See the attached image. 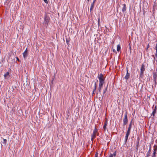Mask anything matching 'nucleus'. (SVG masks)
Instances as JSON below:
<instances>
[{"label": "nucleus", "mask_w": 157, "mask_h": 157, "mask_svg": "<svg viewBox=\"0 0 157 157\" xmlns=\"http://www.w3.org/2000/svg\"><path fill=\"white\" fill-rule=\"evenodd\" d=\"M98 78L99 80V85H103V84L104 83V79L103 75L102 74H101L98 76Z\"/></svg>", "instance_id": "1"}, {"label": "nucleus", "mask_w": 157, "mask_h": 157, "mask_svg": "<svg viewBox=\"0 0 157 157\" xmlns=\"http://www.w3.org/2000/svg\"><path fill=\"white\" fill-rule=\"evenodd\" d=\"M144 67L145 66L143 64H142L141 66L140 77L142 78H143L144 76V71H145Z\"/></svg>", "instance_id": "2"}, {"label": "nucleus", "mask_w": 157, "mask_h": 157, "mask_svg": "<svg viewBox=\"0 0 157 157\" xmlns=\"http://www.w3.org/2000/svg\"><path fill=\"white\" fill-rule=\"evenodd\" d=\"M50 18L49 17L47 16L46 14L44 16V23L48 25L49 21L50 20Z\"/></svg>", "instance_id": "3"}, {"label": "nucleus", "mask_w": 157, "mask_h": 157, "mask_svg": "<svg viewBox=\"0 0 157 157\" xmlns=\"http://www.w3.org/2000/svg\"><path fill=\"white\" fill-rule=\"evenodd\" d=\"M123 125H126L128 123V120L127 116V112H126L125 113L124 118L123 119Z\"/></svg>", "instance_id": "4"}, {"label": "nucleus", "mask_w": 157, "mask_h": 157, "mask_svg": "<svg viewBox=\"0 0 157 157\" xmlns=\"http://www.w3.org/2000/svg\"><path fill=\"white\" fill-rule=\"evenodd\" d=\"M157 151V146L154 145V151L152 154V157H156V154Z\"/></svg>", "instance_id": "5"}, {"label": "nucleus", "mask_w": 157, "mask_h": 157, "mask_svg": "<svg viewBox=\"0 0 157 157\" xmlns=\"http://www.w3.org/2000/svg\"><path fill=\"white\" fill-rule=\"evenodd\" d=\"M130 134V132H126V135H125V138H124V143L125 144H126L128 136H129V135Z\"/></svg>", "instance_id": "6"}, {"label": "nucleus", "mask_w": 157, "mask_h": 157, "mask_svg": "<svg viewBox=\"0 0 157 157\" xmlns=\"http://www.w3.org/2000/svg\"><path fill=\"white\" fill-rule=\"evenodd\" d=\"M23 56L24 58V59L26 58L28 56L27 48H26L25 51L23 53Z\"/></svg>", "instance_id": "7"}, {"label": "nucleus", "mask_w": 157, "mask_h": 157, "mask_svg": "<svg viewBox=\"0 0 157 157\" xmlns=\"http://www.w3.org/2000/svg\"><path fill=\"white\" fill-rule=\"evenodd\" d=\"M130 77V74L128 72V69H127V73L126 75L124 77V78L126 80H128Z\"/></svg>", "instance_id": "8"}, {"label": "nucleus", "mask_w": 157, "mask_h": 157, "mask_svg": "<svg viewBox=\"0 0 157 157\" xmlns=\"http://www.w3.org/2000/svg\"><path fill=\"white\" fill-rule=\"evenodd\" d=\"M132 121H131L130 122V124H129V127L128 128V130H127V132L130 133L131 129L132 127Z\"/></svg>", "instance_id": "9"}, {"label": "nucleus", "mask_w": 157, "mask_h": 157, "mask_svg": "<svg viewBox=\"0 0 157 157\" xmlns=\"http://www.w3.org/2000/svg\"><path fill=\"white\" fill-rule=\"evenodd\" d=\"M151 145H150L149 146V150L147 152V155H146V157H149L150 155L151 154Z\"/></svg>", "instance_id": "10"}, {"label": "nucleus", "mask_w": 157, "mask_h": 157, "mask_svg": "<svg viewBox=\"0 0 157 157\" xmlns=\"http://www.w3.org/2000/svg\"><path fill=\"white\" fill-rule=\"evenodd\" d=\"M153 78L154 80H156L157 78V73L156 72H153Z\"/></svg>", "instance_id": "11"}, {"label": "nucleus", "mask_w": 157, "mask_h": 157, "mask_svg": "<svg viewBox=\"0 0 157 157\" xmlns=\"http://www.w3.org/2000/svg\"><path fill=\"white\" fill-rule=\"evenodd\" d=\"M123 7L122 8V11L123 12H125L126 10V7L125 4H123Z\"/></svg>", "instance_id": "12"}, {"label": "nucleus", "mask_w": 157, "mask_h": 157, "mask_svg": "<svg viewBox=\"0 0 157 157\" xmlns=\"http://www.w3.org/2000/svg\"><path fill=\"white\" fill-rule=\"evenodd\" d=\"M136 151H138V148L139 147V139L136 143Z\"/></svg>", "instance_id": "13"}, {"label": "nucleus", "mask_w": 157, "mask_h": 157, "mask_svg": "<svg viewBox=\"0 0 157 157\" xmlns=\"http://www.w3.org/2000/svg\"><path fill=\"white\" fill-rule=\"evenodd\" d=\"M108 86V84H107L106 87H105V89L103 91V94L102 96H104V94L106 93V91H107V90Z\"/></svg>", "instance_id": "14"}, {"label": "nucleus", "mask_w": 157, "mask_h": 157, "mask_svg": "<svg viewBox=\"0 0 157 157\" xmlns=\"http://www.w3.org/2000/svg\"><path fill=\"white\" fill-rule=\"evenodd\" d=\"M156 113V110L155 109H153V111L152 113V114L151 115V116H153V117L155 115V113Z\"/></svg>", "instance_id": "15"}, {"label": "nucleus", "mask_w": 157, "mask_h": 157, "mask_svg": "<svg viewBox=\"0 0 157 157\" xmlns=\"http://www.w3.org/2000/svg\"><path fill=\"white\" fill-rule=\"evenodd\" d=\"M96 87H97L96 83L95 82L94 83V88L93 90V91H95L96 90Z\"/></svg>", "instance_id": "16"}, {"label": "nucleus", "mask_w": 157, "mask_h": 157, "mask_svg": "<svg viewBox=\"0 0 157 157\" xmlns=\"http://www.w3.org/2000/svg\"><path fill=\"white\" fill-rule=\"evenodd\" d=\"M102 86L99 85L98 90L100 93H101V88Z\"/></svg>", "instance_id": "17"}, {"label": "nucleus", "mask_w": 157, "mask_h": 157, "mask_svg": "<svg viewBox=\"0 0 157 157\" xmlns=\"http://www.w3.org/2000/svg\"><path fill=\"white\" fill-rule=\"evenodd\" d=\"M97 131H98L97 129L96 128V127H95V129H94V132H93V134L96 135V133L97 132Z\"/></svg>", "instance_id": "18"}, {"label": "nucleus", "mask_w": 157, "mask_h": 157, "mask_svg": "<svg viewBox=\"0 0 157 157\" xmlns=\"http://www.w3.org/2000/svg\"><path fill=\"white\" fill-rule=\"evenodd\" d=\"M121 48V47L119 45H117V51L118 52H119L120 51Z\"/></svg>", "instance_id": "19"}, {"label": "nucleus", "mask_w": 157, "mask_h": 157, "mask_svg": "<svg viewBox=\"0 0 157 157\" xmlns=\"http://www.w3.org/2000/svg\"><path fill=\"white\" fill-rule=\"evenodd\" d=\"M96 137V135L92 134L91 135V140L93 141V140Z\"/></svg>", "instance_id": "20"}, {"label": "nucleus", "mask_w": 157, "mask_h": 157, "mask_svg": "<svg viewBox=\"0 0 157 157\" xmlns=\"http://www.w3.org/2000/svg\"><path fill=\"white\" fill-rule=\"evenodd\" d=\"M107 125H105V124H104L103 127V129H104V131H105L106 130H107V128H106Z\"/></svg>", "instance_id": "21"}, {"label": "nucleus", "mask_w": 157, "mask_h": 157, "mask_svg": "<svg viewBox=\"0 0 157 157\" xmlns=\"http://www.w3.org/2000/svg\"><path fill=\"white\" fill-rule=\"evenodd\" d=\"M9 75V72H7L5 73L4 75V76L5 78H6V77Z\"/></svg>", "instance_id": "22"}, {"label": "nucleus", "mask_w": 157, "mask_h": 157, "mask_svg": "<svg viewBox=\"0 0 157 157\" xmlns=\"http://www.w3.org/2000/svg\"><path fill=\"white\" fill-rule=\"evenodd\" d=\"M10 8V5H9V4H8L7 6V7H6V10H9Z\"/></svg>", "instance_id": "23"}, {"label": "nucleus", "mask_w": 157, "mask_h": 157, "mask_svg": "<svg viewBox=\"0 0 157 157\" xmlns=\"http://www.w3.org/2000/svg\"><path fill=\"white\" fill-rule=\"evenodd\" d=\"M116 151H115L113 154H112L113 156H116Z\"/></svg>", "instance_id": "24"}, {"label": "nucleus", "mask_w": 157, "mask_h": 157, "mask_svg": "<svg viewBox=\"0 0 157 157\" xmlns=\"http://www.w3.org/2000/svg\"><path fill=\"white\" fill-rule=\"evenodd\" d=\"M94 4L92 3L91 4V6H90V7H93V8H94Z\"/></svg>", "instance_id": "25"}, {"label": "nucleus", "mask_w": 157, "mask_h": 157, "mask_svg": "<svg viewBox=\"0 0 157 157\" xmlns=\"http://www.w3.org/2000/svg\"><path fill=\"white\" fill-rule=\"evenodd\" d=\"M113 157V156L112 154L111 153H110L108 157Z\"/></svg>", "instance_id": "26"}, {"label": "nucleus", "mask_w": 157, "mask_h": 157, "mask_svg": "<svg viewBox=\"0 0 157 157\" xmlns=\"http://www.w3.org/2000/svg\"><path fill=\"white\" fill-rule=\"evenodd\" d=\"M108 124V122L107 120L105 122L104 124H105V125H107Z\"/></svg>", "instance_id": "27"}, {"label": "nucleus", "mask_w": 157, "mask_h": 157, "mask_svg": "<svg viewBox=\"0 0 157 157\" xmlns=\"http://www.w3.org/2000/svg\"><path fill=\"white\" fill-rule=\"evenodd\" d=\"M155 56L156 58V61H157V53H156L155 55Z\"/></svg>", "instance_id": "28"}, {"label": "nucleus", "mask_w": 157, "mask_h": 157, "mask_svg": "<svg viewBox=\"0 0 157 157\" xmlns=\"http://www.w3.org/2000/svg\"><path fill=\"white\" fill-rule=\"evenodd\" d=\"M94 157H98V153L97 152H96V153L95 154Z\"/></svg>", "instance_id": "29"}, {"label": "nucleus", "mask_w": 157, "mask_h": 157, "mask_svg": "<svg viewBox=\"0 0 157 157\" xmlns=\"http://www.w3.org/2000/svg\"><path fill=\"white\" fill-rule=\"evenodd\" d=\"M94 8L93 7H91L90 9V12H91V11L93 10Z\"/></svg>", "instance_id": "30"}, {"label": "nucleus", "mask_w": 157, "mask_h": 157, "mask_svg": "<svg viewBox=\"0 0 157 157\" xmlns=\"http://www.w3.org/2000/svg\"><path fill=\"white\" fill-rule=\"evenodd\" d=\"M44 1V2L46 3H48V1H47V0H43Z\"/></svg>", "instance_id": "31"}, {"label": "nucleus", "mask_w": 157, "mask_h": 157, "mask_svg": "<svg viewBox=\"0 0 157 157\" xmlns=\"http://www.w3.org/2000/svg\"><path fill=\"white\" fill-rule=\"evenodd\" d=\"M95 2L96 0H94L92 3L94 4V3Z\"/></svg>", "instance_id": "32"}, {"label": "nucleus", "mask_w": 157, "mask_h": 157, "mask_svg": "<svg viewBox=\"0 0 157 157\" xmlns=\"http://www.w3.org/2000/svg\"><path fill=\"white\" fill-rule=\"evenodd\" d=\"M94 92L95 91H93V92H92V95H93L94 94H95Z\"/></svg>", "instance_id": "33"}, {"label": "nucleus", "mask_w": 157, "mask_h": 157, "mask_svg": "<svg viewBox=\"0 0 157 157\" xmlns=\"http://www.w3.org/2000/svg\"><path fill=\"white\" fill-rule=\"evenodd\" d=\"M156 80H154V82H155V84H156Z\"/></svg>", "instance_id": "34"}, {"label": "nucleus", "mask_w": 157, "mask_h": 157, "mask_svg": "<svg viewBox=\"0 0 157 157\" xmlns=\"http://www.w3.org/2000/svg\"><path fill=\"white\" fill-rule=\"evenodd\" d=\"M66 42L67 44H68L69 43V41L67 40H66Z\"/></svg>", "instance_id": "35"}, {"label": "nucleus", "mask_w": 157, "mask_h": 157, "mask_svg": "<svg viewBox=\"0 0 157 157\" xmlns=\"http://www.w3.org/2000/svg\"><path fill=\"white\" fill-rule=\"evenodd\" d=\"M17 60L18 61H20V60L18 57H17Z\"/></svg>", "instance_id": "36"}, {"label": "nucleus", "mask_w": 157, "mask_h": 157, "mask_svg": "<svg viewBox=\"0 0 157 157\" xmlns=\"http://www.w3.org/2000/svg\"><path fill=\"white\" fill-rule=\"evenodd\" d=\"M156 109H157L156 106L155 107V109H155V110H156Z\"/></svg>", "instance_id": "37"}, {"label": "nucleus", "mask_w": 157, "mask_h": 157, "mask_svg": "<svg viewBox=\"0 0 157 157\" xmlns=\"http://www.w3.org/2000/svg\"><path fill=\"white\" fill-rule=\"evenodd\" d=\"M129 48H130V50H131V46L130 45V46H129Z\"/></svg>", "instance_id": "38"}, {"label": "nucleus", "mask_w": 157, "mask_h": 157, "mask_svg": "<svg viewBox=\"0 0 157 157\" xmlns=\"http://www.w3.org/2000/svg\"><path fill=\"white\" fill-rule=\"evenodd\" d=\"M4 141H6V139H4Z\"/></svg>", "instance_id": "39"}, {"label": "nucleus", "mask_w": 157, "mask_h": 157, "mask_svg": "<svg viewBox=\"0 0 157 157\" xmlns=\"http://www.w3.org/2000/svg\"><path fill=\"white\" fill-rule=\"evenodd\" d=\"M87 0V1H88V2H89L90 0Z\"/></svg>", "instance_id": "40"}, {"label": "nucleus", "mask_w": 157, "mask_h": 157, "mask_svg": "<svg viewBox=\"0 0 157 157\" xmlns=\"http://www.w3.org/2000/svg\"><path fill=\"white\" fill-rule=\"evenodd\" d=\"M148 46H149V45H148V46H147V48L148 47Z\"/></svg>", "instance_id": "41"}, {"label": "nucleus", "mask_w": 157, "mask_h": 157, "mask_svg": "<svg viewBox=\"0 0 157 157\" xmlns=\"http://www.w3.org/2000/svg\"><path fill=\"white\" fill-rule=\"evenodd\" d=\"M9 148L10 149V147H9Z\"/></svg>", "instance_id": "42"}]
</instances>
